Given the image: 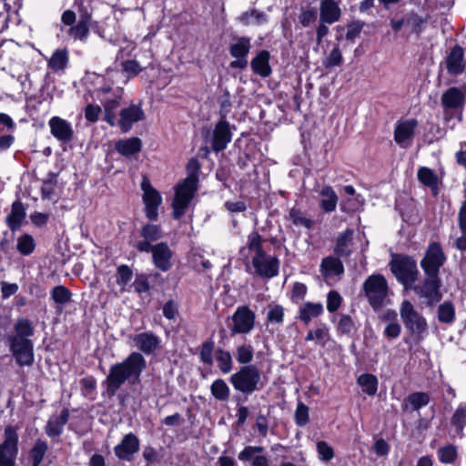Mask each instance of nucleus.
Returning <instances> with one entry per match:
<instances>
[{
    "instance_id": "1",
    "label": "nucleus",
    "mask_w": 466,
    "mask_h": 466,
    "mask_svg": "<svg viewBox=\"0 0 466 466\" xmlns=\"http://www.w3.org/2000/svg\"><path fill=\"white\" fill-rule=\"evenodd\" d=\"M146 366L147 361L139 352H132L123 361L112 365L105 381L107 395L114 396L127 381L138 382Z\"/></svg>"
},
{
    "instance_id": "2",
    "label": "nucleus",
    "mask_w": 466,
    "mask_h": 466,
    "mask_svg": "<svg viewBox=\"0 0 466 466\" xmlns=\"http://www.w3.org/2000/svg\"><path fill=\"white\" fill-rule=\"evenodd\" d=\"M265 238L256 230L248 235L247 244L241 248L243 252L246 248L253 254L251 263L254 268V274L264 279H272L279 275V260L276 256H270L263 248Z\"/></svg>"
},
{
    "instance_id": "3",
    "label": "nucleus",
    "mask_w": 466,
    "mask_h": 466,
    "mask_svg": "<svg viewBox=\"0 0 466 466\" xmlns=\"http://www.w3.org/2000/svg\"><path fill=\"white\" fill-rule=\"evenodd\" d=\"M400 315L409 336L416 343L422 341L429 333L428 322L424 316L409 300L401 302Z\"/></svg>"
},
{
    "instance_id": "4",
    "label": "nucleus",
    "mask_w": 466,
    "mask_h": 466,
    "mask_svg": "<svg viewBox=\"0 0 466 466\" xmlns=\"http://www.w3.org/2000/svg\"><path fill=\"white\" fill-rule=\"evenodd\" d=\"M233 388L243 394L248 395L262 389L261 374L255 365L242 366L229 378Z\"/></svg>"
},
{
    "instance_id": "5",
    "label": "nucleus",
    "mask_w": 466,
    "mask_h": 466,
    "mask_svg": "<svg viewBox=\"0 0 466 466\" xmlns=\"http://www.w3.org/2000/svg\"><path fill=\"white\" fill-rule=\"evenodd\" d=\"M390 270L397 280L406 289L411 288L419 276L416 260L403 254L393 256L390 263Z\"/></svg>"
},
{
    "instance_id": "6",
    "label": "nucleus",
    "mask_w": 466,
    "mask_h": 466,
    "mask_svg": "<svg viewBox=\"0 0 466 466\" xmlns=\"http://www.w3.org/2000/svg\"><path fill=\"white\" fill-rule=\"evenodd\" d=\"M388 282L383 275L372 274L363 283V291L373 309H380L388 296Z\"/></svg>"
},
{
    "instance_id": "7",
    "label": "nucleus",
    "mask_w": 466,
    "mask_h": 466,
    "mask_svg": "<svg viewBox=\"0 0 466 466\" xmlns=\"http://www.w3.org/2000/svg\"><path fill=\"white\" fill-rule=\"evenodd\" d=\"M17 427L8 425L4 431V440L0 443V466H15L19 452Z\"/></svg>"
},
{
    "instance_id": "8",
    "label": "nucleus",
    "mask_w": 466,
    "mask_h": 466,
    "mask_svg": "<svg viewBox=\"0 0 466 466\" xmlns=\"http://www.w3.org/2000/svg\"><path fill=\"white\" fill-rule=\"evenodd\" d=\"M197 190L198 183L191 178H185L181 184L177 185L172 203L175 219H180L185 215Z\"/></svg>"
},
{
    "instance_id": "9",
    "label": "nucleus",
    "mask_w": 466,
    "mask_h": 466,
    "mask_svg": "<svg viewBox=\"0 0 466 466\" xmlns=\"http://www.w3.org/2000/svg\"><path fill=\"white\" fill-rule=\"evenodd\" d=\"M465 102V90L455 86L448 88L441 98L444 118L449 121L461 114Z\"/></svg>"
},
{
    "instance_id": "10",
    "label": "nucleus",
    "mask_w": 466,
    "mask_h": 466,
    "mask_svg": "<svg viewBox=\"0 0 466 466\" xmlns=\"http://www.w3.org/2000/svg\"><path fill=\"white\" fill-rule=\"evenodd\" d=\"M447 257L439 242H431L420 261L425 275L439 276L441 268L445 264Z\"/></svg>"
},
{
    "instance_id": "11",
    "label": "nucleus",
    "mask_w": 466,
    "mask_h": 466,
    "mask_svg": "<svg viewBox=\"0 0 466 466\" xmlns=\"http://www.w3.org/2000/svg\"><path fill=\"white\" fill-rule=\"evenodd\" d=\"M9 351L12 353L16 364L20 367H30L34 364V342L32 339H20L6 338Z\"/></svg>"
},
{
    "instance_id": "12",
    "label": "nucleus",
    "mask_w": 466,
    "mask_h": 466,
    "mask_svg": "<svg viewBox=\"0 0 466 466\" xmlns=\"http://www.w3.org/2000/svg\"><path fill=\"white\" fill-rule=\"evenodd\" d=\"M427 278L420 285H411L416 294L422 299L427 300L429 306L439 302L441 299V293L440 288L441 286V280L439 276L426 275Z\"/></svg>"
},
{
    "instance_id": "13",
    "label": "nucleus",
    "mask_w": 466,
    "mask_h": 466,
    "mask_svg": "<svg viewBox=\"0 0 466 466\" xmlns=\"http://www.w3.org/2000/svg\"><path fill=\"white\" fill-rule=\"evenodd\" d=\"M141 189L143 190L146 217L151 221H156L158 218V208L162 203V197L146 177L142 179Z\"/></svg>"
},
{
    "instance_id": "14",
    "label": "nucleus",
    "mask_w": 466,
    "mask_h": 466,
    "mask_svg": "<svg viewBox=\"0 0 466 466\" xmlns=\"http://www.w3.org/2000/svg\"><path fill=\"white\" fill-rule=\"evenodd\" d=\"M230 334H248L255 326L256 315L248 306H239L232 315Z\"/></svg>"
},
{
    "instance_id": "15",
    "label": "nucleus",
    "mask_w": 466,
    "mask_h": 466,
    "mask_svg": "<svg viewBox=\"0 0 466 466\" xmlns=\"http://www.w3.org/2000/svg\"><path fill=\"white\" fill-rule=\"evenodd\" d=\"M233 130H236V127L230 125L228 120H218L217 122L210 141L213 151L218 153L227 148L232 140Z\"/></svg>"
},
{
    "instance_id": "16",
    "label": "nucleus",
    "mask_w": 466,
    "mask_h": 466,
    "mask_svg": "<svg viewBox=\"0 0 466 466\" xmlns=\"http://www.w3.org/2000/svg\"><path fill=\"white\" fill-rule=\"evenodd\" d=\"M417 127L418 121L414 118L398 121L394 128V141L402 148L410 147Z\"/></svg>"
},
{
    "instance_id": "17",
    "label": "nucleus",
    "mask_w": 466,
    "mask_h": 466,
    "mask_svg": "<svg viewBox=\"0 0 466 466\" xmlns=\"http://www.w3.org/2000/svg\"><path fill=\"white\" fill-rule=\"evenodd\" d=\"M140 236L142 239L137 240L133 247L139 252L149 253L151 248L154 247L152 243L159 240L163 237V233L160 226L147 223L142 227Z\"/></svg>"
},
{
    "instance_id": "18",
    "label": "nucleus",
    "mask_w": 466,
    "mask_h": 466,
    "mask_svg": "<svg viewBox=\"0 0 466 466\" xmlns=\"http://www.w3.org/2000/svg\"><path fill=\"white\" fill-rule=\"evenodd\" d=\"M145 113L140 106L130 104L119 112V118H116V125L123 133L128 132L135 123L144 119Z\"/></svg>"
},
{
    "instance_id": "19",
    "label": "nucleus",
    "mask_w": 466,
    "mask_h": 466,
    "mask_svg": "<svg viewBox=\"0 0 466 466\" xmlns=\"http://www.w3.org/2000/svg\"><path fill=\"white\" fill-rule=\"evenodd\" d=\"M149 253L152 254L153 264L157 268L163 272H167L171 268L173 252L166 242H159L154 245Z\"/></svg>"
},
{
    "instance_id": "20",
    "label": "nucleus",
    "mask_w": 466,
    "mask_h": 466,
    "mask_svg": "<svg viewBox=\"0 0 466 466\" xmlns=\"http://www.w3.org/2000/svg\"><path fill=\"white\" fill-rule=\"evenodd\" d=\"M139 440L134 433L126 434L120 443L114 448L116 456L126 461H130L135 453L139 451Z\"/></svg>"
},
{
    "instance_id": "21",
    "label": "nucleus",
    "mask_w": 466,
    "mask_h": 466,
    "mask_svg": "<svg viewBox=\"0 0 466 466\" xmlns=\"http://www.w3.org/2000/svg\"><path fill=\"white\" fill-rule=\"evenodd\" d=\"M50 132L54 137L62 143H69L74 137L71 123L59 116H53L48 122Z\"/></svg>"
},
{
    "instance_id": "22",
    "label": "nucleus",
    "mask_w": 466,
    "mask_h": 466,
    "mask_svg": "<svg viewBox=\"0 0 466 466\" xmlns=\"http://www.w3.org/2000/svg\"><path fill=\"white\" fill-rule=\"evenodd\" d=\"M70 412L67 408H64L59 415L51 416L45 426L46 434L51 439L59 438L64 432V427L68 422Z\"/></svg>"
},
{
    "instance_id": "23",
    "label": "nucleus",
    "mask_w": 466,
    "mask_h": 466,
    "mask_svg": "<svg viewBox=\"0 0 466 466\" xmlns=\"http://www.w3.org/2000/svg\"><path fill=\"white\" fill-rule=\"evenodd\" d=\"M466 67L463 48L454 46L446 57V68L450 75L458 76L463 73Z\"/></svg>"
},
{
    "instance_id": "24",
    "label": "nucleus",
    "mask_w": 466,
    "mask_h": 466,
    "mask_svg": "<svg viewBox=\"0 0 466 466\" xmlns=\"http://www.w3.org/2000/svg\"><path fill=\"white\" fill-rule=\"evenodd\" d=\"M262 446H246L238 455L241 461H250V466H270L267 456L261 455Z\"/></svg>"
},
{
    "instance_id": "25",
    "label": "nucleus",
    "mask_w": 466,
    "mask_h": 466,
    "mask_svg": "<svg viewBox=\"0 0 466 466\" xmlns=\"http://www.w3.org/2000/svg\"><path fill=\"white\" fill-rule=\"evenodd\" d=\"M124 90L121 87L115 88V96L113 100L103 99L104 121L109 126L116 125V110L121 105Z\"/></svg>"
},
{
    "instance_id": "26",
    "label": "nucleus",
    "mask_w": 466,
    "mask_h": 466,
    "mask_svg": "<svg viewBox=\"0 0 466 466\" xmlns=\"http://www.w3.org/2000/svg\"><path fill=\"white\" fill-rule=\"evenodd\" d=\"M133 341L136 347L146 355L153 354L160 346V339L152 332L137 334Z\"/></svg>"
},
{
    "instance_id": "27",
    "label": "nucleus",
    "mask_w": 466,
    "mask_h": 466,
    "mask_svg": "<svg viewBox=\"0 0 466 466\" xmlns=\"http://www.w3.org/2000/svg\"><path fill=\"white\" fill-rule=\"evenodd\" d=\"M341 16V10L335 0H322L319 5V18L322 22L332 25Z\"/></svg>"
},
{
    "instance_id": "28",
    "label": "nucleus",
    "mask_w": 466,
    "mask_h": 466,
    "mask_svg": "<svg viewBox=\"0 0 466 466\" xmlns=\"http://www.w3.org/2000/svg\"><path fill=\"white\" fill-rule=\"evenodd\" d=\"M26 213L24 204L20 200L13 202L11 212L6 216L5 223L12 232L20 229L25 218Z\"/></svg>"
},
{
    "instance_id": "29",
    "label": "nucleus",
    "mask_w": 466,
    "mask_h": 466,
    "mask_svg": "<svg viewBox=\"0 0 466 466\" xmlns=\"http://www.w3.org/2000/svg\"><path fill=\"white\" fill-rule=\"evenodd\" d=\"M91 20V15L87 11L81 13L76 25L69 28V35L72 36L75 40L86 42L89 35Z\"/></svg>"
},
{
    "instance_id": "30",
    "label": "nucleus",
    "mask_w": 466,
    "mask_h": 466,
    "mask_svg": "<svg viewBox=\"0 0 466 466\" xmlns=\"http://www.w3.org/2000/svg\"><path fill=\"white\" fill-rule=\"evenodd\" d=\"M269 58L270 54L268 51H259L250 62L252 71L263 78L269 76L272 72Z\"/></svg>"
},
{
    "instance_id": "31",
    "label": "nucleus",
    "mask_w": 466,
    "mask_h": 466,
    "mask_svg": "<svg viewBox=\"0 0 466 466\" xmlns=\"http://www.w3.org/2000/svg\"><path fill=\"white\" fill-rule=\"evenodd\" d=\"M344 272V267L341 260L335 257H326L320 264V273L325 279L332 277H339Z\"/></svg>"
},
{
    "instance_id": "32",
    "label": "nucleus",
    "mask_w": 466,
    "mask_h": 466,
    "mask_svg": "<svg viewBox=\"0 0 466 466\" xmlns=\"http://www.w3.org/2000/svg\"><path fill=\"white\" fill-rule=\"evenodd\" d=\"M431 401V396L427 392L416 391L409 394L402 403V409L405 411H418L422 407L427 406Z\"/></svg>"
},
{
    "instance_id": "33",
    "label": "nucleus",
    "mask_w": 466,
    "mask_h": 466,
    "mask_svg": "<svg viewBox=\"0 0 466 466\" xmlns=\"http://www.w3.org/2000/svg\"><path fill=\"white\" fill-rule=\"evenodd\" d=\"M324 308L320 302H304L299 309V319L305 325H309V322L322 315Z\"/></svg>"
},
{
    "instance_id": "34",
    "label": "nucleus",
    "mask_w": 466,
    "mask_h": 466,
    "mask_svg": "<svg viewBox=\"0 0 466 466\" xmlns=\"http://www.w3.org/2000/svg\"><path fill=\"white\" fill-rule=\"evenodd\" d=\"M142 141L138 137L120 139L115 144V149L124 157H131L140 152Z\"/></svg>"
},
{
    "instance_id": "35",
    "label": "nucleus",
    "mask_w": 466,
    "mask_h": 466,
    "mask_svg": "<svg viewBox=\"0 0 466 466\" xmlns=\"http://www.w3.org/2000/svg\"><path fill=\"white\" fill-rule=\"evenodd\" d=\"M15 334L8 335L6 338H15L20 339H31L35 334L33 322L26 318H19L14 325Z\"/></svg>"
},
{
    "instance_id": "36",
    "label": "nucleus",
    "mask_w": 466,
    "mask_h": 466,
    "mask_svg": "<svg viewBox=\"0 0 466 466\" xmlns=\"http://www.w3.org/2000/svg\"><path fill=\"white\" fill-rule=\"evenodd\" d=\"M319 195L322 198L319 203L321 209L326 213L333 212L338 204V196L334 189L326 185L321 188Z\"/></svg>"
},
{
    "instance_id": "37",
    "label": "nucleus",
    "mask_w": 466,
    "mask_h": 466,
    "mask_svg": "<svg viewBox=\"0 0 466 466\" xmlns=\"http://www.w3.org/2000/svg\"><path fill=\"white\" fill-rule=\"evenodd\" d=\"M352 229H346L338 236L336 246L334 248L336 255L339 257H349L350 255L351 250L350 245L352 240Z\"/></svg>"
},
{
    "instance_id": "38",
    "label": "nucleus",
    "mask_w": 466,
    "mask_h": 466,
    "mask_svg": "<svg viewBox=\"0 0 466 466\" xmlns=\"http://www.w3.org/2000/svg\"><path fill=\"white\" fill-rule=\"evenodd\" d=\"M417 177L419 181L431 188L434 195L438 194V177L432 169L421 167L418 170Z\"/></svg>"
},
{
    "instance_id": "39",
    "label": "nucleus",
    "mask_w": 466,
    "mask_h": 466,
    "mask_svg": "<svg viewBox=\"0 0 466 466\" xmlns=\"http://www.w3.org/2000/svg\"><path fill=\"white\" fill-rule=\"evenodd\" d=\"M68 52L66 49H56L48 60V67L54 72L63 71L68 64Z\"/></svg>"
},
{
    "instance_id": "40",
    "label": "nucleus",
    "mask_w": 466,
    "mask_h": 466,
    "mask_svg": "<svg viewBox=\"0 0 466 466\" xmlns=\"http://www.w3.org/2000/svg\"><path fill=\"white\" fill-rule=\"evenodd\" d=\"M451 425L455 430V432L462 437L463 430L466 426V403H461L457 407L451 416Z\"/></svg>"
},
{
    "instance_id": "41",
    "label": "nucleus",
    "mask_w": 466,
    "mask_h": 466,
    "mask_svg": "<svg viewBox=\"0 0 466 466\" xmlns=\"http://www.w3.org/2000/svg\"><path fill=\"white\" fill-rule=\"evenodd\" d=\"M35 240L32 235L24 233L16 239V250L25 257L32 255L35 249Z\"/></svg>"
},
{
    "instance_id": "42",
    "label": "nucleus",
    "mask_w": 466,
    "mask_h": 466,
    "mask_svg": "<svg viewBox=\"0 0 466 466\" xmlns=\"http://www.w3.org/2000/svg\"><path fill=\"white\" fill-rule=\"evenodd\" d=\"M239 21L245 25L251 24L260 25L268 22V15L262 11L250 9L241 14Z\"/></svg>"
},
{
    "instance_id": "43",
    "label": "nucleus",
    "mask_w": 466,
    "mask_h": 466,
    "mask_svg": "<svg viewBox=\"0 0 466 466\" xmlns=\"http://www.w3.org/2000/svg\"><path fill=\"white\" fill-rule=\"evenodd\" d=\"M211 395L218 401H227L229 399L230 389L222 379L215 380L210 385Z\"/></svg>"
},
{
    "instance_id": "44",
    "label": "nucleus",
    "mask_w": 466,
    "mask_h": 466,
    "mask_svg": "<svg viewBox=\"0 0 466 466\" xmlns=\"http://www.w3.org/2000/svg\"><path fill=\"white\" fill-rule=\"evenodd\" d=\"M437 456L443 464L454 463L459 458L458 449L453 444L444 445L437 450Z\"/></svg>"
},
{
    "instance_id": "45",
    "label": "nucleus",
    "mask_w": 466,
    "mask_h": 466,
    "mask_svg": "<svg viewBox=\"0 0 466 466\" xmlns=\"http://www.w3.org/2000/svg\"><path fill=\"white\" fill-rule=\"evenodd\" d=\"M218 367L223 374L229 373L233 369V360L229 351L218 349L215 351Z\"/></svg>"
},
{
    "instance_id": "46",
    "label": "nucleus",
    "mask_w": 466,
    "mask_h": 466,
    "mask_svg": "<svg viewBox=\"0 0 466 466\" xmlns=\"http://www.w3.org/2000/svg\"><path fill=\"white\" fill-rule=\"evenodd\" d=\"M47 451H48L47 442L42 439H37L35 441V443L29 452V457H30L31 462L41 465Z\"/></svg>"
},
{
    "instance_id": "47",
    "label": "nucleus",
    "mask_w": 466,
    "mask_h": 466,
    "mask_svg": "<svg viewBox=\"0 0 466 466\" xmlns=\"http://www.w3.org/2000/svg\"><path fill=\"white\" fill-rule=\"evenodd\" d=\"M357 382L362 388V391L369 396L376 394L378 390V380L376 376L369 373L361 374L358 378Z\"/></svg>"
},
{
    "instance_id": "48",
    "label": "nucleus",
    "mask_w": 466,
    "mask_h": 466,
    "mask_svg": "<svg viewBox=\"0 0 466 466\" xmlns=\"http://www.w3.org/2000/svg\"><path fill=\"white\" fill-rule=\"evenodd\" d=\"M250 39L248 37H239L236 43L231 44L229 53L233 57H246L250 50Z\"/></svg>"
},
{
    "instance_id": "49",
    "label": "nucleus",
    "mask_w": 466,
    "mask_h": 466,
    "mask_svg": "<svg viewBox=\"0 0 466 466\" xmlns=\"http://www.w3.org/2000/svg\"><path fill=\"white\" fill-rule=\"evenodd\" d=\"M438 319L441 323L451 324L455 319V309L451 302L445 301L438 308Z\"/></svg>"
},
{
    "instance_id": "50",
    "label": "nucleus",
    "mask_w": 466,
    "mask_h": 466,
    "mask_svg": "<svg viewBox=\"0 0 466 466\" xmlns=\"http://www.w3.org/2000/svg\"><path fill=\"white\" fill-rule=\"evenodd\" d=\"M133 278V271L127 265H120L116 268V282L120 286L121 291L127 290V284Z\"/></svg>"
},
{
    "instance_id": "51",
    "label": "nucleus",
    "mask_w": 466,
    "mask_h": 466,
    "mask_svg": "<svg viewBox=\"0 0 466 466\" xmlns=\"http://www.w3.org/2000/svg\"><path fill=\"white\" fill-rule=\"evenodd\" d=\"M405 21L406 25L411 28L412 32L420 35L425 28L427 18L411 12L405 16Z\"/></svg>"
},
{
    "instance_id": "52",
    "label": "nucleus",
    "mask_w": 466,
    "mask_h": 466,
    "mask_svg": "<svg viewBox=\"0 0 466 466\" xmlns=\"http://www.w3.org/2000/svg\"><path fill=\"white\" fill-rule=\"evenodd\" d=\"M254 356V350L250 344H243L236 350V360L243 366L250 365Z\"/></svg>"
},
{
    "instance_id": "53",
    "label": "nucleus",
    "mask_w": 466,
    "mask_h": 466,
    "mask_svg": "<svg viewBox=\"0 0 466 466\" xmlns=\"http://www.w3.org/2000/svg\"><path fill=\"white\" fill-rule=\"evenodd\" d=\"M52 299L58 304H66L71 300L72 293L71 291L65 286L59 285L55 288L50 292Z\"/></svg>"
},
{
    "instance_id": "54",
    "label": "nucleus",
    "mask_w": 466,
    "mask_h": 466,
    "mask_svg": "<svg viewBox=\"0 0 466 466\" xmlns=\"http://www.w3.org/2000/svg\"><path fill=\"white\" fill-rule=\"evenodd\" d=\"M343 63V56L339 46H335L329 56L323 60L322 65L325 68L330 69L339 66Z\"/></svg>"
},
{
    "instance_id": "55",
    "label": "nucleus",
    "mask_w": 466,
    "mask_h": 466,
    "mask_svg": "<svg viewBox=\"0 0 466 466\" xmlns=\"http://www.w3.org/2000/svg\"><path fill=\"white\" fill-rule=\"evenodd\" d=\"M356 330L355 323L350 316L341 315L337 326L339 335H351Z\"/></svg>"
},
{
    "instance_id": "56",
    "label": "nucleus",
    "mask_w": 466,
    "mask_h": 466,
    "mask_svg": "<svg viewBox=\"0 0 466 466\" xmlns=\"http://www.w3.org/2000/svg\"><path fill=\"white\" fill-rule=\"evenodd\" d=\"M289 218L295 226H302L309 229L313 225V221L311 219L304 217L302 212L295 208L289 210Z\"/></svg>"
},
{
    "instance_id": "57",
    "label": "nucleus",
    "mask_w": 466,
    "mask_h": 466,
    "mask_svg": "<svg viewBox=\"0 0 466 466\" xmlns=\"http://www.w3.org/2000/svg\"><path fill=\"white\" fill-rule=\"evenodd\" d=\"M121 67L124 73L127 74L128 78L137 76L141 73L145 67L141 66L140 64L134 59L126 60L121 63Z\"/></svg>"
},
{
    "instance_id": "58",
    "label": "nucleus",
    "mask_w": 466,
    "mask_h": 466,
    "mask_svg": "<svg viewBox=\"0 0 466 466\" xmlns=\"http://www.w3.org/2000/svg\"><path fill=\"white\" fill-rule=\"evenodd\" d=\"M318 11L316 8L302 9L299 15V21L303 27H309L317 21Z\"/></svg>"
},
{
    "instance_id": "59",
    "label": "nucleus",
    "mask_w": 466,
    "mask_h": 466,
    "mask_svg": "<svg viewBox=\"0 0 466 466\" xmlns=\"http://www.w3.org/2000/svg\"><path fill=\"white\" fill-rule=\"evenodd\" d=\"M267 319L270 323L281 324L284 320V308L278 304L269 306Z\"/></svg>"
},
{
    "instance_id": "60",
    "label": "nucleus",
    "mask_w": 466,
    "mask_h": 466,
    "mask_svg": "<svg viewBox=\"0 0 466 466\" xmlns=\"http://www.w3.org/2000/svg\"><path fill=\"white\" fill-rule=\"evenodd\" d=\"M309 408L303 402H299L295 411V421L299 427L305 426L309 422Z\"/></svg>"
},
{
    "instance_id": "61",
    "label": "nucleus",
    "mask_w": 466,
    "mask_h": 466,
    "mask_svg": "<svg viewBox=\"0 0 466 466\" xmlns=\"http://www.w3.org/2000/svg\"><path fill=\"white\" fill-rule=\"evenodd\" d=\"M342 303V297L336 290H330L327 295V309L333 313L337 311Z\"/></svg>"
},
{
    "instance_id": "62",
    "label": "nucleus",
    "mask_w": 466,
    "mask_h": 466,
    "mask_svg": "<svg viewBox=\"0 0 466 466\" xmlns=\"http://www.w3.org/2000/svg\"><path fill=\"white\" fill-rule=\"evenodd\" d=\"M214 342L208 340L204 342L200 350V360L204 364L212 365L213 363Z\"/></svg>"
},
{
    "instance_id": "63",
    "label": "nucleus",
    "mask_w": 466,
    "mask_h": 466,
    "mask_svg": "<svg viewBox=\"0 0 466 466\" xmlns=\"http://www.w3.org/2000/svg\"><path fill=\"white\" fill-rule=\"evenodd\" d=\"M317 451L319 458L323 461H329L334 457L333 448L324 441L317 442Z\"/></svg>"
},
{
    "instance_id": "64",
    "label": "nucleus",
    "mask_w": 466,
    "mask_h": 466,
    "mask_svg": "<svg viewBox=\"0 0 466 466\" xmlns=\"http://www.w3.org/2000/svg\"><path fill=\"white\" fill-rule=\"evenodd\" d=\"M82 394L85 397L92 395L96 388V380L94 377H85L80 380Z\"/></svg>"
}]
</instances>
